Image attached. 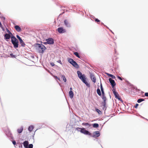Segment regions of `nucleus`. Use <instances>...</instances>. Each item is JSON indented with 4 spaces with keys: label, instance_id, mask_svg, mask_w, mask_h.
<instances>
[{
    "label": "nucleus",
    "instance_id": "1",
    "mask_svg": "<svg viewBox=\"0 0 148 148\" xmlns=\"http://www.w3.org/2000/svg\"><path fill=\"white\" fill-rule=\"evenodd\" d=\"M77 73L78 76L79 78L82 81V82L85 83L87 86L89 87V84L87 82L86 80V78L85 77V75H82L81 72L79 71H77Z\"/></svg>",
    "mask_w": 148,
    "mask_h": 148
},
{
    "label": "nucleus",
    "instance_id": "2",
    "mask_svg": "<svg viewBox=\"0 0 148 148\" xmlns=\"http://www.w3.org/2000/svg\"><path fill=\"white\" fill-rule=\"evenodd\" d=\"M11 42L14 45V47L15 48L18 47V40L14 36L11 37Z\"/></svg>",
    "mask_w": 148,
    "mask_h": 148
},
{
    "label": "nucleus",
    "instance_id": "3",
    "mask_svg": "<svg viewBox=\"0 0 148 148\" xmlns=\"http://www.w3.org/2000/svg\"><path fill=\"white\" fill-rule=\"evenodd\" d=\"M37 45L38 47L39 52L40 53H43L44 52L45 50L46 49V47L42 44H37Z\"/></svg>",
    "mask_w": 148,
    "mask_h": 148
},
{
    "label": "nucleus",
    "instance_id": "4",
    "mask_svg": "<svg viewBox=\"0 0 148 148\" xmlns=\"http://www.w3.org/2000/svg\"><path fill=\"white\" fill-rule=\"evenodd\" d=\"M69 62L72 64L75 67L78 68L79 67V66L71 58H69L68 59Z\"/></svg>",
    "mask_w": 148,
    "mask_h": 148
},
{
    "label": "nucleus",
    "instance_id": "5",
    "mask_svg": "<svg viewBox=\"0 0 148 148\" xmlns=\"http://www.w3.org/2000/svg\"><path fill=\"white\" fill-rule=\"evenodd\" d=\"M114 94L115 97L116 98L118 99L119 101H123L119 96L118 93L116 91L115 89H113L112 90Z\"/></svg>",
    "mask_w": 148,
    "mask_h": 148
},
{
    "label": "nucleus",
    "instance_id": "6",
    "mask_svg": "<svg viewBox=\"0 0 148 148\" xmlns=\"http://www.w3.org/2000/svg\"><path fill=\"white\" fill-rule=\"evenodd\" d=\"M81 132L85 135H88L92 136V134L88 131L86 130L85 128H81Z\"/></svg>",
    "mask_w": 148,
    "mask_h": 148
},
{
    "label": "nucleus",
    "instance_id": "7",
    "mask_svg": "<svg viewBox=\"0 0 148 148\" xmlns=\"http://www.w3.org/2000/svg\"><path fill=\"white\" fill-rule=\"evenodd\" d=\"M100 135V134L99 131H96L94 132L93 134V135L91 136L94 138H96L99 137Z\"/></svg>",
    "mask_w": 148,
    "mask_h": 148
},
{
    "label": "nucleus",
    "instance_id": "8",
    "mask_svg": "<svg viewBox=\"0 0 148 148\" xmlns=\"http://www.w3.org/2000/svg\"><path fill=\"white\" fill-rule=\"evenodd\" d=\"M46 41H47L48 44H53L54 43V40L51 38H49L46 40Z\"/></svg>",
    "mask_w": 148,
    "mask_h": 148
},
{
    "label": "nucleus",
    "instance_id": "9",
    "mask_svg": "<svg viewBox=\"0 0 148 148\" xmlns=\"http://www.w3.org/2000/svg\"><path fill=\"white\" fill-rule=\"evenodd\" d=\"M109 80L111 83V84L112 86V87L113 88L116 85V83L112 79V78H110L109 79Z\"/></svg>",
    "mask_w": 148,
    "mask_h": 148
},
{
    "label": "nucleus",
    "instance_id": "10",
    "mask_svg": "<svg viewBox=\"0 0 148 148\" xmlns=\"http://www.w3.org/2000/svg\"><path fill=\"white\" fill-rule=\"evenodd\" d=\"M90 78L92 81L95 83L96 82V79L95 75L93 73H91L90 75Z\"/></svg>",
    "mask_w": 148,
    "mask_h": 148
},
{
    "label": "nucleus",
    "instance_id": "11",
    "mask_svg": "<svg viewBox=\"0 0 148 148\" xmlns=\"http://www.w3.org/2000/svg\"><path fill=\"white\" fill-rule=\"evenodd\" d=\"M57 30L59 33H64L66 32L65 30L62 27L58 28L57 29Z\"/></svg>",
    "mask_w": 148,
    "mask_h": 148
},
{
    "label": "nucleus",
    "instance_id": "12",
    "mask_svg": "<svg viewBox=\"0 0 148 148\" xmlns=\"http://www.w3.org/2000/svg\"><path fill=\"white\" fill-rule=\"evenodd\" d=\"M15 28L16 30L18 32H20L21 31V28L18 25H16L15 26Z\"/></svg>",
    "mask_w": 148,
    "mask_h": 148
},
{
    "label": "nucleus",
    "instance_id": "13",
    "mask_svg": "<svg viewBox=\"0 0 148 148\" xmlns=\"http://www.w3.org/2000/svg\"><path fill=\"white\" fill-rule=\"evenodd\" d=\"M69 94L70 97L71 98H72L74 96V94L73 92L72 91H70L69 92Z\"/></svg>",
    "mask_w": 148,
    "mask_h": 148
},
{
    "label": "nucleus",
    "instance_id": "14",
    "mask_svg": "<svg viewBox=\"0 0 148 148\" xmlns=\"http://www.w3.org/2000/svg\"><path fill=\"white\" fill-rule=\"evenodd\" d=\"M23 130V127H21L20 128L17 129V131L18 133L20 134L22 132Z\"/></svg>",
    "mask_w": 148,
    "mask_h": 148
},
{
    "label": "nucleus",
    "instance_id": "15",
    "mask_svg": "<svg viewBox=\"0 0 148 148\" xmlns=\"http://www.w3.org/2000/svg\"><path fill=\"white\" fill-rule=\"evenodd\" d=\"M28 144L29 143L28 141H25L23 143L24 146L25 147L27 148L28 145Z\"/></svg>",
    "mask_w": 148,
    "mask_h": 148
},
{
    "label": "nucleus",
    "instance_id": "16",
    "mask_svg": "<svg viewBox=\"0 0 148 148\" xmlns=\"http://www.w3.org/2000/svg\"><path fill=\"white\" fill-rule=\"evenodd\" d=\"M4 36L5 39H9L10 37V36L9 34H5Z\"/></svg>",
    "mask_w": 148,
    "mask_h": 148
},
{
    "label": "nucleus",
    "instance_id": "17",
    "mask_svg": "<svg viewBox=\"0 0 148 148\" xmlns=\"http://www.w3.org/2000/svg\"><path fill=\"white\" fill-rule=\"evenodd\" d=\"M82 125H84V126H87L88 127H89L91 126L90 124L88 123H82Z\"/></svg>",
    "mask_w": 148,
    "mask_h": 148
},
{
    "label": "nucleus",
    "instance_id": "18",
    "mask_svg": "<svg viewBox=\"0 0 148 148\" xmlns=\"http://www.w3.org/2000/svg\"><path fill=\"white\" fill-rule=\"evenodd\" d=\"M19 41L20 43L21 44V46L23 47H24L25 45V44L22 39L20 40Z\"/></svg>",
    "mask_w": 148,
    "mask_h": 148
},
{
    "label": "nucleus",
    "instance_id": "19",
    "mask_svg": "<svg viewBox=\"0 0 148 148\" xmlns=\"http://www.w3.org/2000/svg\"><path fill=\"white\" fill-rule=\"evenodd\" d=\"M64 23L65 25L67 27H69L70 26V24H69V22L66 20H65L64 21Z\"/></svg>",
    "mask_w": 148,
    "mask_h": 148
},
{
    "label": "nucleus",
    "instance_id": "20",
    "mask_svg": "<svg viewBox=\"0 0 148 148\" xmlns=\"http://www.w3.org/2000/svg\"><path fill=\"white\" fill-rule=\"evenodd\" d=\"M100 88L101 91L102 95H105L104 91H103V88L102 87V84H101L100 85Z\"/></svg>",
    "mask_w": 148,
    "mask_h": 148
},
{
    "label": "nucleus",
    "instance_id": "21",
    "mask_svg": "<svg viewBox=\"0 0 148 148\" xmlns=\"http://www.w3.org/2000/svg\"><path fill=\"white\" fill-rule=\"evenodd\" d=\"M34 127V126L33 125H31L29 127L28 130L30 132L32 131Z\"/></svg>",
    "mask_w": 148,
    "mask_h": 148
},
{
    "label": "nucleus",
    "instance_id": "22",
    "mask_svg": "<svg viewBox=\"0 0 148 148\" xmlns=\"http://www.w3.org/2000/svg\"><path fill=\"white\" fill-rule=\"evenodd\" d=\"M106 101H103V110H106Z\"/></svg>",
    "mask_w": 148,
    "mask_h": 148
},
{
    "label": "nucleus",
    "instance_id": "23",
    "mask_svg": "<svg viewBox=\"0 0 148 148\" xmlns=\"http://www.w3.org/2000/svg\"><path fill=\"white\" fill-rule=\"evenodd\" d=\"M97 93L99 96L101 95V92L99 88H98L97 90Z\"/></svg>",
    "mask_w": 148,
    "mask_h": 148
},
{
    "label": "nucleus",
    "instance_id": "24",
    "mask_svg": "<svg viewBox=\"0 0 148 148\" xmlns=\"http://www.w3.org/2000/svg\"><path fill=\"white\" fill-rule=\"evenodd\" d=\"M99 124L97 123H95L93 124V127H94L97 128L99 127Z\"/></svg>",
    "mask_w": 148,
    "mask_h": 148
},
{
    "label": "nucleus",
    "instance_id": "25",
    "mask_svg": "<svg viewBox=\"0 0 148 148\" xmlns=\"http://www.w3.org/2000/svg\"><path fill=\"white\" fill-rule=\"evenodd\" d=\"M74 54L78 58H80V56L79 55L78 53L77 52H74Z\"/></svg>",
    "mask_w": 148,
    "mask_h": 148
},
{
    "label": "nucleus",
    "instance_id": "26",
    "mask_svg": "<svg viewBox=\"0 0 148 148\" xmlns=\"http://www.w3.org/2000/svg\"><path fill=\"white\" fill-rule=\"evenodd\" d=\"M102 95V99L103 101H106V97L105 95Z\"/></svg>",
    "mask_w": 148,
    "mask_h": 148
},
{
    "label": "nucleus",
    "instance_id": "27",
    "mask_svg": "<svg viewBox=\"0 0 148 148\" xmlns=\"http://www.w3.org/2000/svg\"><path fill=\"white\" fill-rule=\"evenodd\" d=\"M107 75L109 76H110V77H111L113 79H115V77L112 75V74H108V73H107Z\"/></svg>",
    "mask_w": 148,
    "mask_h": 148
},
{
    "label": "nucleus",
    "instance_id": "28",
    "mask_svg": "<svg viewBox=\"0 0 148 148\" xmlns=\"http://www.w3.org/2000/svg\"><path fill=\"white\" fill-rule=\"evenodd\" d=\"M62 77L63 78V80L64 82H66V79L64 75H62Z\"/></svg>",
    "mask_w": 148,
    "mask_h": 148
},
{
    "label": "nucleus",
    "instance_id": "29",
    "mask_svg": "<svg viewBox=\"0 0 148 148\" xmlns=\"http://www.w3.org/2000/svg\"><path fill=\"white\" fill-rule=\"evenodd\" d=\"M144 100H145L144 99H140L138 100L137 102L138 103H140Z\"/></svg>",
    "mask_w": 148,
    "mask_h": 148
},
{
    "label": "nucleus",
    "instance_id": "30",
    "mask_svg": "<svg viewBox=\"0 0 148 148\" xmlns=\"http://www.w3.org/2000/svg\"><path fill=\"white\" fill-rule=\"evenodd\" d=\"M96 112H98L99 114H100L101 113V112L100 110L98 109H97L96 110Z\"/></svg>",
    "mask_w": 148,
    "mask_h": 148
},
{
    "label": "nucleus",
    "instance_id": "31",
    "mask_svg": "<svg viewBox=\"0 0 148 148\" xmlns=\"http://www.w3.org/2000/svg\"><path fill=\"white\" fill-rule=\"evenodd\" d=\"M82 128H80L79 127H77L76 128V129L78 131H80L81 132V130Z\"/></svg>",
    "mask_w": 148,
    "mask_h": 148
},
{
    "label": "nucleus",
    "instance_id": "32",
    "mask_svg": "<svg viewBox=\"0 0 148 148\" xmlns=\"http://www.w3.org/2000/svg\"><path fill=\"white\" fill-rule=\"evenodd\" d=\"M33 145L32 144H30L29 145L28 148H33Z\"/></svg>",
    "mask_w": 148,
    "mask_h": 148
},
{
    "label": "nucleus",
    "instance_id": "33",
    "mask_svg": "<svg viewBox=\"0 0 148 148\" xmlns=\"http://www.w3.org/2000/svg\"><path fill=\"white\" fill-rule=\"evenodd\" d=\"M95 21L96 22H100V21L97 18H95Z\"/></svg>",
    "mask_w": 148,
    "mask_h": 148
},
{
    "label": "nucleus",
    "instance_id": "34",
    "mask_svg": "<svg viewBox=\"0 0 148 148\" xmlns=\"http://www.w3.org/2000/svg\"><path fill=\"white\" fill-rule=\"evenodd\" d=\"M16 37L19 39V40L22 39L18 35H16Z\"/></svg>",
    "mask_w": 148,
    "mask_h": 148
},
{
    "label": "nucleus",
    "instance_id": "35",
    "mask_svg": "<svg viewBox=\"0 0 148 148\" xmlns=\"http://www.w3.org/2000/svg\"><path fill=\"white\" fill-rule=\"evenodd\" d=\"M54 77H55L56 79H58V80H60V79L58 77L56 76H54Z\"/></svg>",
    "mask_w": 148,
    "mask_h": 148
},
{
    "label": "nucleus",
    "instance_id": "36",
    "mask_svg": "<svg viewBox=\"0 0 148 148\" xmlns=\"http://www.w3.org/2000/svg\"><path fill=\"white\" fill-rule=\"evenodd\" d=\"M6 30L7 32H8V33H9V34H11V32H10L9 30L7 28H6Z\"/></svg>",
    "mask_w": 148,
    "mask_h": 148
},
{
    "label": "nucleus",
    "instance_id": "37",
    "mask_svg": "<svg viewBox=\"0 0 148 148\" xmlns=\"http://www.w3.org/2000/svg\"><path fill=\"white\" fill-rule=\"evenodd\" d=\"M145 96L148 97V92L145 93Z\"/></svg>",
    "mask_w": 148,
    "mask_h": 148
},
{
    "label": "nucleus",
    "instance_id": "38",
    "mask_svg": "<svg viewBox=\"0 0 148 148\" xmlns=\"http://www.w3.org/2000/svg\"><path fill=\"white\" fill-rule=\"evenodd\" d=\"M117 77L119 79H120V80H122V79L121 77L119 76H118Z\"/></svg>",
    "mask_w": 148,
    "mask_h": 148
},
{
    "label": "nucleus",
    "instance_id": "39",
    "mask_svg": "<svg viewBox=\"0 0 148 148\" xmlns=\"http://www.w3.org/2000/svg\"><path fill=\"white\" fill-rule=\"evenodd\" d=\"M0 27L4 31L5 29L3 27V26L2 25V26H0Z\"/></svg>",
    "mask_w": 148,
    "mask_h": 148
},
{
    "label": "nucleus",
    "instance_id": "40",
    "mask_svg": "<svg viewBox=\"0 0 148 148\" xmlns=\"http://www.w3.org/2000/svg\"><path fill=\"white\" fill-rule=\"evenodd\" d=\"M51 65L52 66H54L55 65V64H54L53 63V62H51Z\"/></svg>",
    "mask_w": 148,
    "mask_h": 148
},
{
    "label": "nucleus",
    "instance_id": "41",
    "mask_svg": "<svg viewBox=\"0 0 148 148\" xmlns=\"http://www.w3.org/2000/svg\"><path fill=\"white\" fill-rule=\"evenodd\" d=\"M57 62L60 64H62V63L61 61L60 60H59L57 61Z\"/></svg>",
    "mask_w": 148,
    "mask_h": 148
},
{
    "label": "nucleus",
    "instance_id": "42",
    "mask_svg": "<svg viewBox=\"0 0 148 148\" xmlns=\"http://www.w3.org/2000/svg\"><path fill=\"white\" fill-rule=\"evenodd\" d=\"M12 143H13V144L14 145H15L16 144V142H15V141H13L12 142Z\"/></svg>",
    "mask_w": 148,
    "mask_h": 148
},
{
    "label": "nucleus",
    "instance_id": "43",
    "mask_svg": "<svg viewBox=\"0 0 148 148\" xmlns=\"http://www.w3.org/2000/svg\"><path fill=\"white\" fill-rule=\"evenodd\" d=\"M43 43L45 45H46L48 44V42H47V41L46 42H44Z\"/></svg>",
    "mask_w": 148,
    "mask_h": 148
},
{
    "label": "nucleus",
    "instance_id": "44",
    "mask_svg": "<svg viewBox=\"0 0 148 148\" xmlns=\"http://www.w3.org/2000/svg\"><path fill=\"white\" fill-rule=\"evenodd\" d=\"M138 104H136V105H135V108H137L138 106Z\"/></svg>",
    "mask_w": 148,
    "mask_h": 148
},
{
    "label": "nucleus",
    "instance_id": "45",
    "mask_svg": "<svg viewBox=\"0 0 148 148\" xmlns=\"http://www.w3.org/2000/svg\"><path fill=\"white\" fill-rule=\"evenodd\" d=\"M1 19H2L4 20H5V17H3V16L2 17H1Z\"/></svg>",
    "mask_w": 148,
    "mask_h": 148
},
{
    "label": "nucleus",
    "instance_id": "46",
    "mask_svg": "<svg viewBox=\"0 0 148 148\" xmlns=\"http://www.w3.org/2000/svg\"><path fill=\"white\" fill-rule=\"evenodd\" d=\"M10 55L12 57H13L14 56L12 54H10Z\"/></svg>",
    "mask_w": 148,
    "mask_h": 148
},
{
    "label": "nucleus",
    "instance_id": "47",
    "mask_svg": "<svg viewBox=\"0 0 148 148\" xmlns=\"http://www.w3.org/2000/svg\"><path fill=\"white\" fill-rule=\"evenodd\" d=\"M70 91H72V88H70Z\"/></svg>",
    "mask_w": 148,
    "mask_h": 148
},
{
    "label": "nucleus",
    "instance_id": "48",
    "mask_svg": "<svg viewBox=\"0 0 148 148\" xmlns=\"http://www.w3.org/2000/svg\"><path fill=\"white\" fill-rule=\"evenodd\" d=\"M0 26H2V24H1V23L0 21Z\"/></svg>",
    "mask_w": 148,
    "mask_h": 148
}]
</instances>
